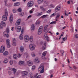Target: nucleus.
I'll use <instances>...</instances> for the list:
<instances>
[{
  "label": "nucleus",
  "instance_id": "42",
  "mask_svg": "<svg viewBox=\"0 0 78 78\" xmlns=\"http://www.w3.org/2000/svg\"><path fill=\"white\" fill-rule=\"evenodd\" d=\"M6 44L7 48H10V47H11V45H10V44L9 43H8Z\"/></svg>",
  "mask_w": 78,
  "mask_h": 78
},
{
  "label": "nucleus",
  "instance_id": "35",
  "mask_svg": "<svg viewBox=\"0 0 78 78\" xmlns=\"http://www.w3.org/2000/svg\"><path fill=\"white\" fill-rule=\"evenodd\" d=\"M20 40H23V36H22V34H20Z\"/></svg>",
  "mask_w": 78,
  "mask_h": 78
},
{
  "label": "nucleus",
  "instance_id": "24",
  "mask_svg": "<svg viewBox=\"0 0 78 78\" xmlns=\"http://www.w3.org/2000/svg\"><path fill=\"white\" fill-rule=\"evenodd\" d=\"M14 6H19L20 5V2H16L14 4Z\"/></svg>",
  "mask_w": 78,
  "mask_h": 78
},
{
  "label": "nucleus",
  "instance_id": "54",
  "mask_svg": "<svg viewBox=\"0 0 78 78\" xmlns=\"http://www.w3.org/2000/svg\"><path fill=\"white\" fill-rule=\"evenodd\" d=\"M36 78H41V75H39L36 77Z\"/></svg>",
  "mask_w": 78,
  "mask_h": 78
},
{
  "label": "nucleus",
  "instance_id": "14",
  "mask_svg": "<svg viewBox=\"0 0 78 78\" xmlns=\"http://www.w3.org/2000/svg\"><path fill=\"white\" fill-rule=\"evenodd\" d=\"M47 54V51H44L42 55L41 58L42 59H44L45 57V56H46V54Z\"/></svg>",
  "mask_w": 78,
  "mask_h": 78
},
{
  "label": "nucleus",
  "instance_id": "29",
  "mask_svg": "<svg viewBox=\"0 0 78 78\" xmlns=\"http://www.w3.org/2000/svg\"><path fill=\"white\" fill-rule=\"evenodd\" d=\"M9 53L8 51H5L3 53V55L4 56H7V55H8Z\"/></svg>",
  "mask_w": 78,
  "mask_h": 78
},
{
  "label": "nucleus",
  "instance_id": "33",
  "mask_svg": "<svg viewBox=\"0 0 78 78\" xmlns=\"http://www.w3.org/2000/svg\"><path fill=\"white\" fill-rule=\"evenodd\" d=\"M13 58L15 59H17V55L16 54H14L13 55Z\"/></svg>",
  "mask_w": 78,
  "mask_h": 78
},
{
  "label": "nucleus",
  "instance_id": "51",
  "mask_svg": "<svg viewBox=\"0 0 78 78\" xmlns=\"http://www.w3.org/2000/svg\"><path fill=\"white\" fill-rule=\"evenodd\" d=\"M39 75L38 73H36L34 75V78H36V77H37V76Z\"/></svg>",
  "mask_w": 78,
  "mask_h": 78
},
{
  "label": "nucleus",
  "instance_id": "22",
  "mask_svg": "<svg viewBox=\"0 0 78 78\" xmlns=\"http://www.w3.org/2000/svg\"><path fill=\"white\" fill-rule=\"evenodd\" d=\"M34 60L35 61H34V62H37V63H39V62H40V61L39 60V58H35Z\"/></svg>",
  "mask_w": 78,
  "mask_h": 78
},
{
  "label": "nucleus",
  "instance_id": "34",
  "mask_svg": "<svg viewBox=\"0 0 78 78\" xmlns=\"http://www.w3.org/2000/svg\"><path fill=\"white\" fill-rule=\"evenodd\" d=\"M40 8L41 9V10H43V11H46V9L44 8L42 6H40Z\"/></svg>",
  "mask_w": 78,
  "mask_h": 78
},
{
  "label": "nucleus",
  "instance_id": "39",
  "mask_svg": "<svg viewBox=\"0 0 78 78\" xmlns=\"http://www.w3.org/2000/svg\"><path fill=\"white\" fill-rule=\"evenodd\" d=\"M56 21H55L51 22L49 24L50 25H51V24H56Z\"/></svg>",
  "mask_w": 78,
  "mask_h": 78
},
{
  "label": "nucleus",
  "instance_id": "52",
  "mask_svg": "<svg viewBox=\"0 0 78 78\" xmlns=\"http://www.w3.org/2000/svg\"><path fill=\"white\" fill-rule=\"evenodd\" d=\"M51 9H49L46 12H47L48 13H50V12H51Z\"/></svg>",
  "mask_w": 78,
  "mask_h": 78
},
{
  "label": "nucleus",
  "instance_id": "60",
  "mask_svg": "<svg viewBox=\"0 0 78 78\" xmlns=\"http://www.w3.org/2000/svg\"><path fill=\"white\" fill-rule=\"evenodd\" d=\"M48 25H46V26H45L44 27V28H47V27H48Z\"/></svg>",
  "mask_w": 78,
  "mask_h": 78
},
{
  "label": "nucleus",
  "instance_id": "41",
  "mask_svg": "<svg viewBox=\"0 0 78 78\" xmlns=\"http://www.w3.org/2000/svg\"><path fill=\"white\" fill-rule=\"evenodd\" d=\"M36 68V66L34 65L32 67V70H34Z\"/></svg>",
  "mask_w": 78,
  "mask_h": 78
},
{
  "label": "nucleus",
  "instance_id": "10",
  "mask_svg": "<svg viewBox=\"0 0 78 78\" xmlns=\"http://www.w3.org/2000/svg\"><path fill=\"white\" fill-rule=\"evenodd\" d=\"M8 70H12L13 72V73L14 75L16 73V71H17V69H15L14 68H8Z\"/></svg>",
  "mask_w": 78,
  "mask_h": 78
},
{
  "label": "nucleus",
  "instance_id": "61",
  "mask_svg": "<svg viewBox=\"0 0 78 78\" xmlns=\"http://www.w3.org/2000/svg\"><path fill=\"white\" fill-rule=\"evenodd\" d=\"M12 42H16V39H15V38H13Z\"/></svg>",
  "mask_w": 78,
  "mask_h": 78
},
{
  "label": "nucleus",
  "instance_id": "45",
  "mask_svg": "<svg viewBox=\"0 0 78 78\" xmlns=\"http://www.w3.org/2000/svg\"><path fill=\"white\" fill-rule=\"evenodd\" d=\"M17 11L18 12H22V9L20 8L17 9Z\"/></svg>",
  "mask_w": 78,
  "mask_h": 78
},
{
  "label": "nucleus",
  "instance_id": "62",
  "mask_svg": "<svg viewBox=\"0 0 78 78\" xmlns=\"http://www.w3.org/2000/svg\"><path fill=\"white\" fill-rule=\"evenodd\" d=\"M23 31H24V29H22L21 31V34H23Z\"/></svg>",
  "mask_w": 78,
  "mask_h": 78
},
{
  "label": "nucleus",
  "instance_id": "48",
  "mask_svg": "<svg viewBox=\"0 0 78 78\" xmlns=\"http://www.w3.org/2000/svg\"><path fill=\"white\" fill-rule=\"evenodd\" d=\"M6 44H9V39H7L6 40Z\"/></svg>",
  "mask_w": 78,
  "mask_h": 78
},
{
  "label": "nucleus",
  "instance_id": "47",
  "mask_svg": "<svg viewBox=\"0 0 78 78\" xmlns=\"http://www.w3.org/2000/svg\"><path fill=\"white\" fill-rule=\"evenodd\" d=\"M42 12H41L40 13H38L37 16H40L42 15Z\"/></svg>",
  "mask_w": 78,
  "mask_h": 78
},
{
  "label": "nucleus",
  "instance_id": "26",
  "mask_svg": "<svg viewBox=\"0 0 78 78\" xmlns=\"http://www.w3.org/2000/svg\"><path fill=\"white\" fill-rule=\"evenodd\" d=\"M20 50L21 52H23L24 50V48L22 47L21 46L20 48Z\"/></svg>",
  "mask_w": 78,
  "mask_h": 78
},
{
  "label": "nucleus",
  "instance_id": "7",
  "mask_svg": "<svg viewBox=\"0 0 78 78\" xmlns=\"http://www.w3.org/2000/svg\"><path fill=\"white\" fill-rule=\"evenodd\" d=\"M9 21L10 23H12V22H13V15L12 14H10Z\"/></svg>",
  "mask_w": 78,
  "mask_h": 78
},
{
  "label": "nucleus",
  "instance_id": "4",
  "mask_svg": "<svg viewBox=\"0 0 78 78\" xmlns=\"http://www.w3.org/2000/svg\"><path fill=\"white\" fill-rule=\"evenodd\" d=\"M5 50V45H2L1 47L0 52L1 53H3Z\"/></svg>",
  "mask_w": 78,
  "mask_h": 78
},
{
  "label": "nucleus",
  "instance_id": "43",
  "mask_svg": "<svg viewBox=\"0 0 78 78\" xmlns=\"http://www.w3.org/2000/svg\"><path fill=\"white\" fill-rule=\"evenodd\" d=\"M4 16H5L6 17V16H8V12H5V14H4Z\"/></svg>",
  "mask_w": 78,
  "mask_h": 78
},
{
  "label": "nucleus",
  "instance_id": "28",
  "mask_svg": "<svg viewBox=\"0 0 78 78\" xmlns=\"http://www.w3.org/2000/svg\"><path fill=\"white\" fill-rule=\"evenodd\" d=\"M5 33H7V34H8L9 33V27H7L5 30V31H4Z\"/></svg>",
  "mask_w": 78,
  "mask_h": 78
},
{
  "label": "nucleus",
  "instance_id": "1",
  "mask_svg": "<svg viewBox=\"0 0 78 78\" xmlns=\"http://www.w3.org/2000/svg\"><path fill=\"white\" fill-rule=\"evenodd\" d=\"M20 22H21V19H19L17 20L16 23V26L15 27V30L17 32H20V31L21 30V27L18 26L20 25Z\"/></svg>",
  "mask_w": 78,
  "mask_h": 78
},
{
  "label": "nucleus",
  "instance_id": "57",
  "mask_svg": "<svg viewBox=\"0 0 78 78\" xmlns=\"http://www.w3.org/2000/svg\"><path fill=\"white\" fill-rule=\"evenodd\" d=\"M29 76L30 77H31L32 76H33V74L31 73H29Z\"/></svg>",
  "mask_w": 78,
  "mask_h": 78
},
{
  "label": "nucleus",
  "instance_id": "16",
  "mask_svg": "<svg viewBox=\"0 0 78 78\" xmlns=\"http://www.w3.org/2000/svg\"><path fill=\"white\" fill-rule=\"evenodd\" d=\"M8 19V18L7 16L5 15H3L2 17V20L3 21H6Z\"/></svg>",
  "mask_w": 78,
  "mask_h": 78
},
{
  "label": "nucleus",
  "instance_id": "23",
  "mask_svg": "<svg viewBox=\"0 0 78 78\" xmlns=\"http://www.w3.org/2000/svg\"><path fill=\"white\" fill-rule=\"evenodd\" d=\"M1 24L2 25L3 27H6V23L4 22H3V21H1Z\"/></svg>",
  "mask_w": 78,
  "mask_h": 78
},
{
  "label": "nucleus",
  "instance_id": "25",
  "mask_svg": "<svg viewBox=\"0 0 78 78\" xmlns=\"http://www.w3.org/2000/svg\"><path fill=\"white\" fill-rule=\"evenodd\" d=\"M35 29V27H34V24H32L31 26V30L32 31H33V30H34Z\"/></svg>",
  "mask_w": 78,
  "mask_h": 78
},
{
  "label": "nucleus",
  "instance_id": "9",
  "mask_svg": "<svg viewBox=\"0 0 78 78\" xmlns=\"http://www.w3.org/2000/svg\"><path fill=\"white\" fill-rule=\"evenodd\" d=\"M61 10V7L60 6H57L55 8V12H58Z\"/></svg>",
  "mask_w": 78,
  "mask_h": 78
},
{
  "label": "nucleus",
  "instance_id": "63",
  "mask_svg": "<svg viewBox=\"0 0 78 78\" xmlns=\"http://www.w3.org/2000/svg\"><path fill=\"white\" fill-rule=\"evenodd\" d=\"M11 73H11V71H9V75H11Z\"/></svg>",
  "mask_w": 78,
  "mask_h": 78
},
{
  "label": "nucleus",
  "instance_id": "31",
  "mask_svg": "<svg viewBox=\"0 0 78 78\" xmlns=\"http://www.w3.org/2000/svg\"><path fill=\"white\" fill-rule=\"evenodd\" d=\"M22 56V54L20 53H18L17 55V56L18 58H20V57Z\"/></svg>",
  "mask_w": 78,
  "mask_h": 78
},
{
  "label": "nucleus",
  "instance_id": "5",
  "mask_svg": "<svg viewBox=\"0 0 78 78\" xmlns=\"http://www.w3.org/2000/svg\"><path fill=\"white\" fill-rule=\"evenodd\" d=\"M43 30V27L42 26H41L38 29V35H40L42 33V30Z\"/></svg>",
  "mask_w": 78,
  "mask_h": 78
},
{
  "label": "nucleus",
  "instance_id": "12",
  "mask_svg": "<svg viewBox=\"0 0 78 78\" xmlns=\"http://www.w3.org/2000/svg\"><path fill=\"white\" fill-rule=\"evenodd\" d=\"M43 48H42V49L43 50H45V48H46V42H40V44H43Z\"/></svg>",
  "mask_w": 78,
  "mask_h": 78
},
{
  "label": "nucleus",
  "instance_id": "37",
  "mask_svg": "<svg viewBox=\"0 0 78 78\" xmlns=\"http://www.w3.org/2000/svg\"><path fill=\"white\" fill-rule=\"evenodd\" d=\"M9 63L10 65H12L13 64V60H11L9 62Z\"/></svg>",
  "mask_w": 78,
  "mask_h": 78
},
{
  "label": "nucleus",
  "instance_id": "40",
  "mask_svg": "<svg viewBox=\"0 0 78 78\" xmlns=\"http://www.w3.org/2000/svg\"><path fill=\"white\" fill-rule=\"evenodd\" d=\"M56 12H55V13L52 14L50 16L51 17H53V16H55L56 15Z\"/></svg>",
  "mask_w": 78,
  "mask_h": 78
},
{
  "label": "nucleus",
  "instance_id": "15",
  "mask_svg": "<svg viewBox=\"0 0 78 78\" xmlns=\"http://www.w3.org/2000/svg\"><path fill=\"white\" fill-rule=\"evenodd\" d=\"M44 6H47L49 5V2L47 1H44Z\"/></svg>",
  "mask_w": 78,
  "mask_h": 78
},
{
  "label": "nucleus",
  "instance_id": "49",
  "mask_svg": "<svg viewBox=\"0 0 78 78\" xmlns=\"http://www.w3.org/2000/svg\"><path fill=\"white\" fill-rule=\"evenodd\" d=\"M7 1H8V0H4V2H5V5L6 6H8V5L6 3V2H7Z\"/></svg>",
  "mask_w": 78,
  "mask_h": 78
},
{
  "label": "nucleus",
  "instance_id": "50",
  "mask_svg": "<svg viewBox=\"0 0 78 78\" xmlns=\"http://www.w3.org/2000/svg\"><path fill=\"white\" fill-rule=\"evenodd\" d=\"M60 52L62 54V56H63V53H64V51L63 50H61Z\"/></svg>",
  "mask_w": 78,
  "mask_h": 78
},
{
  "label": "nucleus",
  "instance_id": "58",
  "mask_svg": "<svg viewBox=\"0 0 78 78\" xmlns=\"http://www.w3.org/2000/svg\"><path fill=\"white\" fill-rule=\"evenodd\" d=\"M75 37L76 38H78V34H76L75 35Z\"/></svg>",
  "mask_w": 78,
  "mask_h": 78
},
{
  "label": "nucleus",
  "instance_id": "27",
  "mask_svg": "<svg viewBox=\"0 0 78 78\" xmlns=\"http://www.w3.org/2000/svg\"><path fill=\"white\" fill-rule=\"evenodd\" d=\"M24 63V62L23 61H20L19 62V64L20 66H22Z\"/></svg>",
  "mask_w": 78,
  "mask_h": 78
},
{
  "label": "nucleus",
  "instance_id": "56",
  "mask_svg": "<svg viewBox=\"0 0 78 78\" xmlns=\"http://www.w3.org/2000/svg\"><path fill=\"white\" fill-rule=\"evenodd\" d=\"M20 16H23L24 15V13L23 12H22L21 13H20Z\"/></svg>",
  "mask_w": 78,
  "mask_h": 78
},
{
  "label": "nucleus",
  "instance_id": "59",
  "mask_svg": "<svg viewBox=\"0 0 78 78\" xmlns=\"http://www.w3.org/2000/svg\"><path fill=\"white\" fill-rule=\"evenodd\" d=\"M3 29V26H2L1 23H0V29Z\"/></svg>",
  "mask_w": 78,
  "mask_h": 78
},
{
  "label": "nucleus",
  "instance_id": "18",
  "mask_svg": "<svg viewBox=\"0 0 78 78\" xmlns=\"http://www.w3.org/2000/svg\"><path fill=\"white\" fill-rule=\"evenodd\" d=\"M44 69V66H41L39 67L38 70L39 71H41V70Z\"/></svg>",
  "mask_w": 78,
  "mask_h": 78
},
{
  "label": "nucleus",
  "instance_id": "21",
  "mask_svg": "<svg viewBox=\"0 0 78 78\" xmlns=\"http://www.w3.org/2000/svg\"><path fill=\"white\" fill-rule=\"evenodd\" d=\"M29 41L30 42H33V37L30 36L29 38Z\"/></svg>",
  "mask_w": 78,
  "mask_h": 78
},
{
  "label": "nucleus",
  "instance_id": "46",
  "mask_svg": "<svg viewBox=\"0 0 78 78\" xmlns=\"http://www.w3.org/2000/svg\"><path fill=\"white\" fill-rule=\"evenodd\" d=\"M12 12L14 13H15V12H17V10H16V9H13Z\"/></svg>",
  "mask_w": 78,
  "mask_h": 78
},
{
  "label": "nucleus",
  "instance_id": "6",
  "mask_svg": "<svg viewBox=\"0 0 78 78\" xmlns=\"http://www.w3.org/2000/svg\"><path fill=\"white\" fill-rule=\"evenodd\" d=\"M33 5H34V2L33 1H30L28 2L27 6L28 7L30 8V7L33 6Z\"/></svg>",
  "mask_w": 78,
  "mask_h": 78
},
{
  "label": "nucleus",
  "instance_id": "17",
  "mask_svg": "<svg viewBox=\"0 0 78 78\" xmlns=\"http://www.w3.org/2000/svg\"><path fill=\"white\" fill-rule=\"evenodd\" d=\"M6 32H4L3 34V36L4 37H7V38H8L9 37V35L8 34H5Z\"/></svg>",
  "mask_w": 78,
  "mask_h": 78
},
{
  "label": "nucleus",
  "instance_id": "38",
  "mask_svg": "<svg viewBox=\"0 0 78 78\" xmlns=\"http://www.w3.org/2000/svg\"><path fill=\"white\" fill-rule=\"evenodd\" d=\"M49 7L50 8H55V5H54L53 4H50V5H49Z\"/></svg>",
  "mask_w": 78,
  "mask_h": 78
},
{
  "label": "nucleus",
  "instance_id": "8",
  "mask_svg": "<svg viewBox=\"0 0 78 78\" xmlns=\"http://www.w3.org/2000/svg\"><path fill=\"white\" fill-rule=\"evenodd\" d=\"M30 37L28 35H25L24 37V40L25 42H28Z\"/></svg>",
  "mask_w": 78,
  "mask_h": 78
},
{
  "label": "nucleus",
  "instance_id": "2",
  "mask_svg": "<svg viewBox=\"0 0 78 78\" xmlns=\"http://www.w3.org/2000/svg\"><path fill=\"white\" fill-rule=\"evenodd\" d=\"M29 48L30 50L32 51L35 50L36 48V45L33 44H30L29 45Z\"/></svg>",
  "mask_w": 78,
  "mask_h": 78
},
{
  "label": "nucleus",
  "instance_id": "32",
  "mask_svg": "<svg viewBox=\"0 0 78 78\" xmlns=\"http://www.w3.org/2000/svg\"><path fill=\"white\" fill-rule=\"evenodd\" d=\"M37 2L39 4H41L43 2V0H38Z\"/></svg>",
  "mask_w": 78,
  "mask_h": 78
},
{
  "label": "nucleus",
  "instance_id": "30",
  "mask_svg": "<svg viewBox=\"0 0 78 78\" xmlns=\"http://www.w3.org/2000/svg\"><path fill=\"white\" fill-rule=\"evenodd\" d=\"M31 55L32 57L34 58H35L36 57V54L34 52H32L31 53Z\"/></svg>",
  "mask_w": 78,
  "mask_h": 78
},
{
  "label": "nucleus",
  "instance_id": "44",
  "mask_svg": "<svg viewBox=\"0 0 78 78\" xmlns=\"http://www.w3.org/2000/svg\"><path fill=\"white\" fill-rule=\"evenodd\" d=\"M12 45L13 46H16V42H12Z\"/></svg>",
  "mask_w": 78,
  "mask_h": 78
},
{
  "label": "nucleus",
  "instance_id": "20",
  "mask_svg": "<svg viewBox=\"0 0 78 78\" xmlns=\"http://www.w3.org/2000/svg\"><path fill=\"white\" fill-rule=\"evenodd\" d=\"M60 17V14H58L55 17V20L56 21H58V18Z\"/></svg>",
  "mask_w": 78,
  "mask_h": 78
},
{
  "label": "nucleus",
  "instance_id": "53",
  "mask_svg": "<svg viewBox=\"0 0 78 78\" xmlns=\"http://www.w3.org/2000/svg\"><path fill=\"white\" fill-rule=\"evenodd\" d=\"M47 16V15H44L42 16V18H45V17H46Z\"/></svg>",
  "mask_w": 78,
  "mask_h": 78
},
{
  "label": "nucleus",
  "instance_id": "13",
  "mask_svg": "<svg viewBox=\"0 0 78 78\" xmlns=\"http://www.w3.org/2000/svg\"><path fill=\"white\" fill-rule=\"evenodd\" d=\"M27 64L29 66H31L33 65V62L29 60L27 62Z\"/></svg>",
  "mask_w": 78,
  "mask_h": 78
},
{
  "label": "nucleus",
  "instance_id": "19",
  "mask_svg": "<svg viewBox=\"0 0 78 78\" xmlns=\"http://www.w3.org/2000/svg\"><path fill=\"white\" fill-rule=\"evenodd\" d=\"M3 62L4 64H7V63H8V59L7 58L4 59Z\"/></svg>",
  "mask_w": 78,
  "mask_h": 78
},
{
  "label": "nucleus",
  "instance_id": "55",
  "mask_svg": "<svg viewBox=\"0 0 78 78\" xmlns=\"http://www.w3.org/2000/svg\"><path fill=\"white\" fill-rule=\"evenodd\" d=\"M44 69H41V70L40 71V73H44Z\"/></svg>",
  "mask_w": 78,
  "mask_h": 78
},
{
  "label": "nucleus",
  "instance_id": "11",
  "mask_svg": "<svg viewBox=\"0 0 78 78\" xmlns=\"http://www.w3.org/2000/svg\"><path fill=\"white\" fill-rule=\"evenodd\" d=\"M44 39L45 40H47V41H49V38L47 36V34H45L44 35Z\"/></svg>",
  "mask_w": 78,
  "mask_h": 78
},
{
  "label": "nucleus",
  "instance_id": "3",
  "mask_svg": "<svg viewBox=\"0 0 78 78\" xmlns=\"http://www.w3.org/2000/svg\"><path fill=\"white\" fill-rule=\"evenodd\" d=\"M21 73L22 74V77L23 78H25V76H27V75L28 74V72L27 71H23L21 72Z\"/></svg>",
  "mask_w": 78,
  "mask_h": 78
},
{
  "label": "nucleus",
  "instance_id": "64",
  "mask_svg": "<svg viewBox=\"0 0 78 78\" xmlns=\"http://www.w3.org/2000/svg\"><path fill=\"white\" fill-rule=\"evenodd\" d=\"M0 41L1 42H3V40H2V39H0Z\"/></svg>",
  "mask_w": 78,
  "mask_h": 78
},
{
  "label": "nucleus",
  "instance_id": "36",
  "mask_svg": "<svg viewBox=\"0 0 78 78\" xmlns=\"http://www.w3.org/2000/svg\"><path fill=\"white\" fill-rule=\"evenodd\" d=\"M62 40H63V41H66V40L67 39V36H66V37H63L62 39Z\"/></svg>",
  "mask_w": 78,
  "mask_h": 78
}]
</instances>
